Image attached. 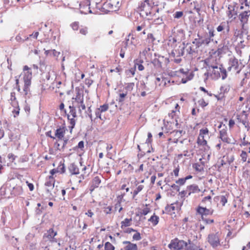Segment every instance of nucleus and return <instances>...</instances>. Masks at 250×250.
<instances>
[{"mask_svg":"<svg viewBox=\"0 0 250 250\" xmlns=\"http://www.w3.org/2000/svg\"><path fill=\"white\" fill-rule=\"evenodd\" d=\"M21 76L22 77V79L23 82L22 93L25 97H29L31 95L30 88L32 79V72L31 71V68L27 65L23 66Z\"/></svg>","mask_w":250,"mask_h":250,"instance_id":"f257e3e1","label":"nucleus"},{"mask_svg":"<svg viewBox=\"0 0 250 250\" xmlns=\"http://www.w3.org/2000/svg\"><path fill=\"white\" fill-rule=\"evenodd\" d=\"M209 138V131L207 127L200 129L196 142L199 146L204 149V151L208 152L210 150V146L208 145V140Z\"/></svg>","mask_w":250,"mask_h":250,"instance_id":"f03ea898","label":"nucleus"},{"mask_svg":"<svg viewBox=\"0 0 250 250\" xmlns=\"http://www.w3.org/2000/svg\"><path fill=\"white\" fill-rule=\"evenodd\" d=\"M218 128L220 129L219 132L218 138L221 141L227 144L234 145L236 143L235 139L231 135L229 134L227 131V127L223 123H220Z\"/></svg>","mask_w":250,"mask_h":250,"instance_id":"7ed1b4c3","label":"nucleus"},{"mask_svg":"<svg viewBox=\"0 0 250 250\" xmlns=\"http://www.w3.org/2000/svg\"><path fill=\"white\" fill-rule=\"evenodd\" d=\"M182 4L187 12L189 14H192L193 10H194L199 15H200L201 8L205 6L202 0H200L199 2L196 0L191 2L190 0H184Z\"/></svg>","mask_w":250,"mask_h":250,"instance_id":"20e7f679","label":"nucleus"},{"mask_svg":"<svg viewBox=\"0 0 250 250\" xmlns=\"http://www.w3.org/2000/svg\"><path fill=\"white\" fill-rule=\"evenodd\" d=\"M153 5L154 2L152 0H145L142 2L139 7L140 15L144 18L151 15Z\"/></svg>","mask_w":250,"mask_h":250,"instance_id":"39448f33","label":"nucleus"},{"mask_svg":"<svg viewBox=\"0 0 250 250\" xmlns=\"http://www.w3.org/2000/svg\"><path fill=\"white\" fill-rule=\"evenodd\" d=\"M196 211L201 216L203 221L206 224H211L214 222L213 219L206 218L207 216L211 215L213 213L214 209L212 208H207V207L199 206L196 208Z\"/></svg>","mask_w":250,"mask_h":250,"instance_id":"423d86ee","label":"nucleus"},{"mask_svg":"<svg viewBox=\"0 0 250 250\" xmlns=\"http://www.w3.org/2000/svg\"><path fill=\"white\" fill-rule=\"evenodd\" d=\"M187 246V242L175 238L171 240L168 245V248L171 250H181Z\"/></svg>","mask_w":250,"mask_h":250,"instance_id":"0eeeda50","label":"nucleus"},{"mask_svg":"<svg viewBox=\"0 0 250 250\" xmlns=\"http://www.w3.org/2000/svg\"><path fill=\"white\" fill-rule=\"evenodd\" d=\"M69 108L70 111L69 113L67 114V117L70 124V125L68 127L70 129V132L71 133L76 124V120L75 118L77 117V114L75 107L73 106H69Z\"/></svg>","mask_w":250,"mask_h":250,"instance_id":"6e6552de","label":"nucleus"},{"mask_svg":"<svg viewBox=\"0 0 250 250\" xmlns=\"http://www.w3.org/2000/svg\"><path fill=\"white\" fill-rule=\"evenodd\" d=\"M180 210V207L178 203H174L168 205L165 207V211L167 214L171 216L172 218L176 216V214Z\"/></svg>","mask_w":250,"mask_h":250,"instance_id":"1a4fd4ad","label":"nucleus"},{"mask_svg":"<svg viewBox=\"0 0 250 250\" xmlns=\"http://www.w3.org/2000/svg\"><path fill=\"white\" fill-rule=\"evenodd\" d=\"M178 76L181 79V82L183 83H186L188 81L191 80L193 77V75L188 70L184 71V69H180L178 71Z\"/></svg>","mask_w":250,"mask_h":250,"instance_id":"9d476101","label":"nucleus"},{"mask_svg":"<svg viewBox=\"0 0 250 250\" xmlns=\"http://www.w3.org/2000/svg\"><path fill=\"white\" fill-rule=\"evenodd\" d=\"M101 11L104 14H107L110 12L116 11L115 2L111 0H105L101 7Z\"/></svg>","mask_w":250,"mask_h":250,"instance_id":"9b49d317","label":"nucleus"},{"mask_svg":"<svg viewBox=\"0 0 250 250\" xmlns=\"http://www.w3.org/2000/svg\"><path fill=\"white\" fill-rule=\"evenodd\" d=\"M229 64V66L228 68L229 71L232 70L236 73H239L241 70V66L240 65L238 59L235 57L230 59Z\"/></svg>","mask_w":250,"mask_h":250,"instance_id":"f8f14e48","label":"nucleus"},{"mask_svg":"<svg viewBox=\"0 0 250 250\" xmlns=\"http://www.w3.org/2000/svg\"><path fill=\"white\" fill-rule=\"evenodd\" d=\"M66 131H67V129L64 123H63L61 125L57 126L55 131L56 139H63L64 138H68V137H65V134Z\"/></svg>","mask_w":250,"mask_h":250,"instance_id":"ddd939ff","label":"nucleus"},{"mask_svg":"<svg viewBox=\"0 0 250 250\" xmlns=\"http://www.w3.org/2000/svg\"><path fill=\"white\" fill-rule=\"evenodd\" d=\"M69 141V138L57 139L54 144L55 149L59 152H63Z\"/></svg>","mask_w":250,"mask_h":250,"instance_id":"4468645a","label":"nucleus"},{"mask_svg":"<svg viewBox=\"0 0 250 250\" xmlns=\"http://www.w3.org/2000/svg\"><path fill=\"white\" fill-rule=\"evenodd\" d=\"M208 242L213 248H216L220 246V241L218 233L209 234L208 237Z\"/></svg>","mask_w":250,"mask_h":250,"instance_id":"2eb2a0df","label":"nucleus"},{"mask_svg":"<svg viewBox=\"0 0 250 250\" xmlns=\"http://www.w3.org/2000/svg\"><path fill=\"white\" fill-rule=\"evenodd\" d=\"M151 206L149 204L142 205L137 208V215L140 217L146 215L151 212Z\"/></svg>","mask_w":250,"mask_h":250,"instance_id":"dca6fc26","label":"nucleus"},{"mask_svg":"<svg viewBox=\"0 0 250 250\" xmlns=\"http://www.w3.org/2000/svg\"><path fill=\"white\" fill-rule=\"evenodd\" d=\"M238 122L242 123L248 131L250 129V123L248 121L247 115L245 111H243L240 114L237 115Z\"/></svg>","mask_w":250,"mask_h":250,"instance_id":"f3484780","label":"nucleus"},{"mask_svg":"<svg viewBox=\"0 0 250 250\" xmlns=\"http://www.w3.org/2000/svg\"><path fill=\"white\" fill-rule=\"evenodd\" d=\"M91 0H82L80 4V8L82 13L85 14L92 13L90 5Z\"/></svg>","mask_w":250,"mask_h":250,"instance_id":"a211bd4d","label":"nucleus"},{"mask_svg":"<svg viewBox=\"0 0 250 250\" xmlns=\"http://www.w3.org/2000/svg\"><path fill=\"white\" fill-rule=\"evenodd\" d=\"M250 16V11H245L241 12L238 16L239 19L242 24V27L244 28V25L248 23L249 17Z\"/></svg>","mask_w":250,"mask_h":250,"instance_id":"6ab92c4d","label":"nucleus"},{"mask_svg":"<svg viewBox=\"0 0 250 250\" xmlns=\"http://www.w3.org/2000/svg\"><path fill=\"white\" fill-rule=\"evenodd\" d=\"M229 51V47L224 43L219 45L218 48L214 52V54H216L218 56H221L222 54L227 53Z\"/></svg>","mask_w":250,"mask_h":250,"instance_id":"aec40b11","label":"nucleus"},{"mask_svg":"<svg viewBox=\"0 0 250 250\" xmlns=\"http://www.w3.org/2000/svg\"><path fill=\"white\" fill-rule=\"evenodd\" d=\"M101 183V177L97 176L93 178L92 179L90 187V190L92 192L95 188L99 187Z\"/></svg>","mask_w":250,"mask_h":250,"instance_id":"412c9836","label":"nucleus"},{"mask_svg":"<svg viewBox=\"0 0 250 250\" xmlns=\"http://www.w3.org/2000/svg\"><path fill=\"white\" fill-rule=\"evenodd\" d=\"M213 70L215 71H217V74L216 75V78L220 77V73H221L222 78L224 80L227 77L226 70L223 67H218L217 66H213Z\"/></svg>","mask_w":250,"mask_h":250,"instance_id":"4be33fe9","label":"nucleus"},{"mask_svg":"<svg viewBox=\"0 0 250 250\" xmlns=\"http://www.w3.org/2000/svg\"><path fill=\"white\" fill-rule=\"evenodd\" d=\"M227 13L229 19L232 20L235 19L237 15V12L235 9V6L229 5Z\"/></svg>","mask_w":250,"mask_h":250,"instance_id":"5701e85b","label":"nucleus"},{"mask_svg":"<svg viewBox=\"0 0 250 250\" xmlns=\"http://www.w3.org/2000/svg\"><path fill=\"white\" fill-rule=\"evenodd\" d=\"M188 191V195H190L191 194L197 193L200 192L201 190L199 187L195 185L192 184L187 186Z\"/></svg>","mask_w":250,"mask_h":250,"instance_id":"b1692460","label":"nucleus"},{"mask_svg":"<svg viewBox=\"0 0 250 250\" xmlns=\"http://www.w3.org/2000/svg\"><path fill=\"white\" fill-rule=\"evenodd\" d=\"M147 221L149 222L150 224H151L152 226L155 227L158 224L160 221V218L155 213H154Z\"/></svg>","mask_w":250,"mask_h":250,"instance_id":"393cba45","label":"nucleus"},{"mask_svg":"<svg viewBox=\"0 0 250 250\" xmlns=\"http://www.w3.org/2000/svg\"><path fill=\"white\" fill-rule=\"evenodd\" d=\"M212 197L210 195H208L204 197L201 202V204L203 205L202 207H209L212 204Z\"/></svg>","mask_w":250,"mask_h":250,"instance_id":"a878e982","label":"nucleus"},{"mask_svg":"<svg viewBox=\"0 0 250 250\" xmlns=\"http://www.w3.org/2000/svg\"><path fill=\"white\" fill-rule=\"evenodd\" d=\"M55 183V180L53 176H49L46 179V182L45 183V186L48 188L47 189V190L48 191H49V188H53L54 187Z\"/></svg>","mask_w":250,"mask_h":250,"instance_id":"bb28decb","label":"nucleus"},{"mask_svg":"<svg viewBox=\"0 0 250 250\" xmlns=\"http://www.w3.org/2000/svg\"><path fill=\"white\" fill-rule=\"evenodd\" d=\"M73 99L75 100V102L77 103H82L83 101V92L80 89H78L75 96V97L73 98Z\"/></svg>","mask_w":250,"mask_h":250,"instance_id":"cd10ccee","label":"nucleus"},{"mask_svg":"<svg viewBox=\"0 0 250 250\" xmlns=\"http://www.w3.org/2000/svg\"><path fill=\"white\" fill-rule=\"evenodd\" d=\"M229 193H225L224 195H221L220 196H216V199L220 200V203L222 206H224L228 202V199L229 197Z\"/></svg>","mask_w":250,"mask_h":250,"instance_id":"c85d7f7f","label":"nucleus"},{"mask_svg":"<svg viewBox=\"0 0 250 250\" xmlns=\"http://www.w3.org/2000/svg\"><path fill=\"white\" fill-rule=\"evenodd\" d=\"M124 244H125V250H138V246L136 244L132 243L130 241H124Z\"/></svg>","mask_w":250,"mask_h":250,"instance_id":"c756f323","label":"nucleus"},{"mask_svg":"<svg viewBox=\"0 0 250 250\" xmlns=\"http://www.w3.org/2000/svg\"><path fill=\"white\" fill-rule=\"evenodd\" d=\"M57 234V232L55 231L53 228L47 230L46 233L44 234V237H46L48 240L52 241L55 236Z\"/></svg>","mask_w":250,"mask_h":250,"instance_id":"7c9ffc66","label":"nucleus"},{"mask_svg":"<svg viewBox=\"0 0 250 250\" xmlns=\"http://www.w3.org/2000/svg\"><path fill=\"white\" fill-rule=\"evenodd\" d=\"M129 183L128 180L125 179L124 180L121 182L120 189L122 190H125L126 192L129 191V188L128 187Z\"/></svg>","mask_w":250,"mask_h":250,"instance_id":"2f4dec72","label":"nucleus"},{"mask_svg":"<svg viewBox=\"0 0 250 250\" xmlns=\"http://www.w3.org/2000/svg\"><path fill=\"white\" fill-rule=\"evenodd\" d=\"M132 218H125L121 222V228L124 229L125 228L129 227L132 224Z\"/></svg>","mask_w":250,"mask_h":250,"instance_id":"473e14b6","label":"nucleus"},{"mask_svg":"<svg viewBox=\"0 0 250 250\" xmlns=\"http://www.w3.org/2000/svg\"><path fill=\"white\" fill-rule=\"evenodd\" d=\"M143 62L144 61L142 59H137L134 61V66L136 67L137 66L138 69L139 71H143L145 69L144 66L142 64Z\"/></svg>","mask_w":250,"mask_h":250,"instance_id":"72a5a7b5","label":"nucleus"},{"mask_svg":"<svg viewBox=\"0 0 250 250\" xmlns=\"http://www.w3.org/2000/svg\"><path fill=\"white\" fill-rule=\"evenodd\" d=\"M175 109H172L170 113H168V116L171 118H173L177 114V112H179L180 107L179 105L178 104L176 103L174 104Z\"/></svg>","mask_w":250,"mask_h":250,"instance_id":"f704fd0d","label":"nucleus"},{"mask_svg":"<svg viewBox=\"0 0 250 250\" xmlns=\"http://www.w3.org/2000/svg\"><path fill=\"white\" fill-rule=\"evenodd\" d=\"M12 192L15 195L18 196L21 195L23 192V188L22 186L20 185H16L13 188Z\"/></svg>","mask_w":250,"mask_h":250,"instance_id":"c9c22d12","label":"nucleus"},{"mask_svg":"<svg viewBox=\"0 0 250 250\" xmlns=\"http://www.w3.org/2000/svg\"><path fill=\"white\" fill-rule=\"evenodd\" d=\"M10 101L12 106H17L19 104L17 100L16 93L15 92H12L10 93Z\"/></svg>","mask_w":250,"mask_h":250,"instance_id":"e433bc0d","label":"nucleus"},{"mask_svg":"<svg viewBox=\"0 0 250 250\" xmlns=\"http://www.w3.org/2000/svg\"><path fill=\"white\" fill-rule=\"evenodd\" d=\"M69 170L72 174H78L79 173V170L77 166L74 164H71L69 167Z\"/></svg>","mask_w":250,"mask_h":250,"instance_id":"4c0bfd02","label":"nucleus"},{"mask_svg":"<svg viewBox=\"0 0 250 250\" xmlns=\"http://www.w3.org/2000/svg\"><path fill=\"white\" fill-rule=\"evenodd\" d=\"M193 168L196 172H201L204 171V166L203 164L195 163L193 164Z\"/></svg>","mask_w":250,"mask_h":250,"instance_id":"58836bf2","label":"nucleus"},{"mask_svg":"<svg viewBox=\"0 0 250 250\" xmlns=\"http://www.w3.org/2000/svg\"><path fill=\"white\" fill-rule=\"evenodd\" d=\"M144 188V186L142 185H139L136 187V188L134 189L133 192H131L132 194V198L135 199L136 196L137 194L141 192Z\"/></svg>","mask_w":250,"mask_h":250,"instance_id":"ea45409f","label":"nucleus"},{"mask_svg":"<svg viewBox=\"0 0 250 250\" xmlns=\"http://www.w3.org/2000/svg\"><path fill=\"white\" fill-rule=\"evenodd\" d=\"M186 250H198L199 247L194 244L191 243L190 240H188V244L187 243L186 246Z\"/></svg>","mask_w":250,"mask_h":250,"instance_id":"a19ab883","label":"nucleus"},{"mask_svg":"<svg viewBox=\"0 0 250 250\" xmlns=\"http://www.w3.org/2000/svg\"><path fill=\"white\" fill-rule=\"evenodd\" d=\"M201 42H202V46H207L208 45V44L212 41L213 40H210L209 38H207L205 36L204 38H200Z\"/></svg>","mask_w":250,"mask_h":250,"instance_id":"79ce46f5","label":"nucleus"},{"mask_svg":"<svg viewBox=\"0 0 250 250\" xmlns=\"http://www.w3.org/2000/svg\"><path fill=\"white\" fill-rule=\"evenodd\" d=\"M103 211L105 214H111L113 211L112 206L106 205L103 207Z\"/></svg>","mask_w":250,"mask_h":250,"instance_id":"37998d69","label":"nucleus"},{"mask_svg":"<svg viewBox=\"0 0 250 250\" xmlns=\"http://www.w3.org/2000/svg\"><path fill=\"white\" fill-rule=\"evenodd\" d=\"M207 29L208 30V34L207 36H206V37L209 38L210 40H213L212 38H213L215 36L214 30L213 28L211 27L209 28V26H207Z\"/></svg>","mask_w":250,"mask_h":250,"instance_id":"c03bdc74","label":"nucleus"},{"mask_svg":"<svg viewBox=\"0 0 250 250\" xmlns=\"http://www.w3.org/2000/svg\"><path fill=\"white\" fill-rule=\"evenodd\" d=\"M241 160L243 163L246 162L248 157V155L247 152L244 150H242L240 155Z\"/></svg>","mask_w":250,"mask_h":250,"instance_id":"a18cd8bd","label":"nucleus"},{"mask_svg":"<svg viewBox=\"0 0 250 250\" xmlns=\"http://www.w3.org/2000/svg\"><path fill=\"white\" fill-rule=\"evenodd\" d=\"M126 96H127V92L120 93L119 94L118 99L117 100V101L119 103H122L125 101V98L126 97Z\"/></svg>","mask_w":250,"mask_h":250,"instance_id":"49530a36","label":"nucleus"},{"mask_svg":"<svg viewBox=\"0 0 250 250\" xmlns=\"http://www.w3.org/2000/svg\"><path fill=\"white\" fill-rule=\"evenodd\" d=\"M21 76V75L19 76H16L15 78V84H16V88L17 91L19 92H21V88L20 85V77Z\"/></svg>","mask_w":250,"mask_h":250,"instance_id":"de8ad7c7","label":"nucleus"},{"mask_svg":"<svg viewBox=\"0 0 250 250\" xmlns=\"http://www.w3.org/2000/svg\"><path fill=\"white\" fill-rule=\"evenodd\" d=\"M104 250H115V247L109 242H106L104 245Z\"/></svg>","mask_w":250,"mask_h":250,"instance_id":"09e8293b","label":"nucleus"},{"mask_svg":"<svg viewBox=\"0 0 250 250\" xmlns=\"http://www.w3.org/2000/svg\"><path fill=\"white\" fill-rule=\"evenodd\" d=\"M70 27L74 31H78L81 26L78 21H74L70 24Z\"/></svg>","mask_w":250,"mask_h":250,"instance_id":"8fccbe9b","label":"nucleus"},{"mask_svg":"<svg viewBox=\"0 0 250 250\" xmlns=\"http://www.w3.org/2000/svg\"><path fill=\"white\" fill-rule=\"evenodd\" d=\"M79 30L80 33L84 36H86L88 33V28L86 26H81Z\"/></svg>","mask_w":250,"mask_h":250,"instance_id":"3c124183","label":"nucleus"},{"mask_svg":"<svg viewBox=\"0 0 250 250\" xmlns=\"http://www.w3.org/2000/svg\"><path fill=\"white\" fill-rule=\"evenodd\" d=\"M226 158L227 159V162L229 164H231L234 161V156L233 155H227L226 156H224L223 158Z\"/></svg>","mask_w":250,"mask_h":250,"instance_id":"603ef678","label":"nucleus"},{"mask_svg":"<svg viewBox=\"0 0 250 250\" xmlns=\"http://www.w3.org/2000/svg\"><path fill=\"white\" fill-rule=\"evenodd\" d=\"M192 43L194 44L196 47L197 48H199L202 46L200 38H199L198 39H195Z\"/></svg>","mask_w":250,"mask_h":250,"instance_id":"864d4df0","label":"nucleus"},{"mask_svg":"<svg viewBox=\"0 0 250 250\" xmlns=\"http://www.w3.org/2000/svg\"><path fill=\"white\" fill-rule=\"evenodd\" d=\"M77 107L79 108V112L80 113H82V110H85L86 109V106L85 105V104H84L83 101L82 103L78 104Z\"/></svg>","mask_w":250,"mask_h":250,"instance_id":"5fc2aeb1","label":"nucleus"},{"mask_svg":"<svg viewBox=\"0 0 250 250\" xmlns=\"http://www.w3.org/2000/svg\"><path fill=\"white\" fill-rule=\"evenodd\" d=\"M14 107V109L12 111V112L14 114V116L16 117L19 114L20 108L19 106V104H18L17 106H13Z\"/></svg>","mask_w":250,"mask_h":250,"instance_id":"6e6d98bb","label":"nucleus"},{"mask_svg":"<svg viewBox=\"0 0 250 250\" xmlns=\"http://www.w3.org/2000/svg\"><path fill=\"white\" fill-rule=\"evenodd\" d=\"M198 103L199 105H200L202 107H204L208 105V102L205 101L204 99H201L198 101Z\"/></svg>","mask_w":250,"mask_h":250,"instance_id":"4d7b16f0","label":"nucleus"},{"mask_svg":"<svg viewBox=\"0 0 250 250\" xmlns=\"http://www.w3.org/2000/svg\"><path fill=\"white\" fill-rule=\"evenodd\" d=\"M135 233L133 235V239L134 240L139 241L141 239V234L137 230L135 231Z\"/></svg>","mask_w":250,"mask_h":250,"instance_id":"13d9d810","label":"nucleus"},{"mask_svg":"<svg viewBox=\"0 0 250 250\" xmlns=\"http://www.w3.org/2000/svg\"><path fill=\"white\" fill-rule=\"evenodd\" d=\"M134 87V83H127L126 84V86H125V89L131 91L132 90Z\"/></svg>","mask_w":250,"mask_h":250,"instance_id":"bf43d9fd","label":"nucleus"},{"mask_svg":"<svg viewBox=\"0 0 250 250\" xmlns=\"http://www.w3.org/2000/svg\"><path fill=\"white\" fill-rule=\"evenodd\" d=\"M250 144V142L246 140V136H245L242 140L241 144H240V146H246Z\"/></svg>","mask_w":250,"mask_h":250,"instance_id":"052dcab7","label":"nucleus"},{"mask_svg":"<svg viewBox=\"0 0 250 250\" xmlns=\"http://www.w3.org/2000/svg\"><path fill=\"white\" fill-rule=\"evenodd\" d=\"M16 39L18 42H24L27 41L29 39V37H25L24 39H22L21 36H20V34H19L18 35L16 36Z\"/></svg>","mask_w":250,"mask_h":250,"instance_id":"680f3d73","label":"nucleus"},{"mask_svg":"<svg viewBox=\"0 0 250 250\" xmlns=\"http://www.w3.org/2000/svg\"><path fill=\"white\" fill-rule=\"evenodd\" d=\"M180 170V167L179 166H177L173 170L172 172V174H173L175 177H178L179 176V172Z\"/></svg>","mask_w":250,"mask_h":250,"instance_id":"e2e57ef3","label":"nucleus"},{"mask_svg":"<svg viewBox=\"0 0 250 250\" xmlns=\"http://www.w3.org/2000/svg\"><path fill=\"white\" fill-rule=\"evenodd\" d=\"M108 109V105L106 104H104L103 105L100 106L99 110H100V112H103L106 111Z\"/></svg>","mask_w":250,"mask_h":250,"instance_id":"0e129e2a","label":"nucleus"},{"mask_svg":"<svg viewBox=\"0 0 250 250\" xmlns=\"http://www.w3.org/2000/svg\"><path fill=\"white\" fill-rule=\"evenodd\" d=\"M186 180L184 178H179L176 181V183L180 186L184 185L186 183Z\"/></svg>","mask_w":250,"mask_h":250,"instance_id":"69168bd1","label":"nucleus"},{"mask_svg":"<svg viewBox=\"0 0 250 250\" xmlns=\"http://www.w3.org/2000/svg\"><path fill=\"white\" fill-rule=\"evenodd\" d=\"M115 209H118V211L120 212L123 210V208L121 206V202H118L115 205Z\"/></svg>","mask_w":250,"mask_h":250,"instance_id":"338daca9","label":"nucleus"},{"mask_svg":"<svg viewBox=\"0 0 250 250\" xmlns=\"http://www.w3.org/2000/svg\"><path fill=\"white\" fill-rule=\"evenodd\" d=\"M225 23L222 22L217 27V31L218 32H221L225 29Z\"/></svg>","mask_w":250,"mask_h":250,"instance_id":"774afa93","label":"nucleus"}]
</instances>
